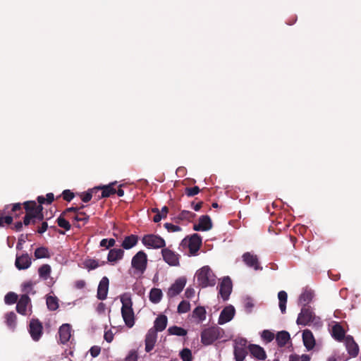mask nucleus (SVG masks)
I'll list each match as a JSON object with an SVG mask.
<instances>
[{"mask_svg":"<svg viewBox=\"0 0 361 361\" xmlns=\"http://www.w3.org/2000/svg\"><path fill=\"white\" fill-rule=\"evenodd\" d=\"M121 302L122 303L121 315L123 321L128 327L131 328L135 324V314L131 298L128 294L125 293L121 296Z\"/></svg>","mask_w":361,"mask_h":361,"instance_id":"nucleus-1","label":"nucleus"},{"mask_svg":"<svg viewBox=\"0 0 361 361\" xmlns=\"http://www.w3.org/2000/svg\"><path fill=\"white\" fill-rule=\"evenodd\" d=\"M195 277L199 286L206 288L216 284V276L209 266H204L196 271Z\"/></svg>","mask_w":361,"mask_h":361,"instance_id":"nucleus-2","label":"nucleus"},{"mask_svg":"<svg viewBox=\"0 0 361 361\" xmlns=\"http://www.w3.org/2000/svg\"><path fill=\"white\" fill-rule=\"evenodd\" d=\"M224 331L218 326L203 329L201 332V342L204 345H212L216 340L224 337Z\"/></svg>","mask_w":361,"mask_h":361,"instance_id":"nucleus-3","label":"nucleus"},{"mask_svg":"<svg viewBox=\"0 0 361 361\" xmlns=\"http://www.w3.org/2000/svg\"><path fill=\"white\" fill-rule=\"evenodd\" d=\"M147 254L143 250L137 252L131 260V267L134 269V273L142 275L147 269Z\"/></svg>","mask_w":361,"mask_h":361,"instance_id":"nucleus-4","label":"nucleus"},{"mask_svg":"<svg viewBox=\"0 0 361 361\" xmlns=\"http://www.w3.org/2000/svg\"><path fill=\"white\" fill-rule=\"evenodd\" d=\"M23 206L25 209V214L32 216L34 219L33 224H36L37 221L44 220L43 207L42 205H37L35 201H25L23 203Z\"/></svg>","mask_w":361,"mask_h":361,"instance_id":"nucleus-5","label":"nucleus"},{"mask_svg":"<svg viewBox=\"0 0 361 361\" xmlns=\"http://www.w3.org/2000/svg\"><path fill=\"white\" fill-rule=\"evenodd\" d=\"M142 244L147 248L161 250L166 247L165 240L158 235L147 234L142 238Z\"/></svg>","mask_w":361,"mask_h":361,"instance_id":"nucleus-6","label":"nucleus"},{"mask_svg":"<svg viewBox=\"0 0 361 361\" xmlns=\"http://www.w3.org/2000/svg\"><path fill=\"white\" fill-rule=\"evenodd\" d=\"M180 245L183 247L187 246L191 255H196L202 245V238L199 234L193 233L188 238H184Z\"/></svg>","mask_w":361,"mask_h":361,"instance_id":"nucleus-7","label":"nucleus"},{"mask_svg":"<svg viewBox=\"0 0 361 361\" xmlns=\"http://www.w3.org/2000/svg\"><path fill=\"white\" fill-rule=\"evenodd\" d=\"M315 319V315L310 307H302L297 318L298 325L307 326Z\"/></svg>","mask_w":361,"mask_h":361,"instance_id":"nucleus-8","label":"nucleus"},{"mask_svg":"<svg viewBox=\"0 0 361 361\" xmlns=\"http://www.w3.org/2000/svg\"><path fill=\"white\" fill-rule=\"evenodd\" d=\"M161 255L164 261L167 263L169 266L178 267L180 264V255L176 252L170 250L168 247H164L161 250Z\"/></svg>","mask_w":361,"mask_h":361,"instance_id":"nucleus-9","label":"nucleus"},{"mask_svg":"<svg viewBox=\"0 0 361 361\" xmlns=\"http://www.w3.org/2000/svg\"><path fill=\"white\" fill-rule=\"evenodd\" d=\"M232 281L228 276L224 277L220 285L219 294L221 295L223 300L226 301L228 300L230 295L232 292Z\"/></svg>","mask_w":361,"mask_h":361,"instance_id":"nucleus-10","label":"nucleus"},{"mask_svg":"<svg viewBox=\"0 0 361 361\" xmlns=\"http://www.w3.org/2000/svg\"><path fill=\"white\" fill-rule=\"evenodd\" d=\"M243 261L245 264L255 270H262V267L260 266L258 257L256 255H253L249 252H245L243 256Z\"/></svg>","mask_w":361,"mask_h":361,"instance_id":"nucleus-11","label":"nucleus"},{"mask_svg":"<svg viewBox=\"0 0 361 361\" xmlns=\"http://www.w3.org/2000/svg\"><path fill=\"white\" fill-rule=\"evenodd\" d=\"M42 325L37 319H32L30 323L29 332L32 338L37 341L42 334Z\"/></svg>","mask_w":361,"mask_h":361,"instance_id":"nucleus-12","label":"nucleus"},{"mask_svg":"<svg viewBox=\"0 0 361 361\" xmlns=\"http://www.w3.org/2000/svg\"><path fill=\"white\" fill-rule=\"evenodd\" d=\"M186 284V279L185 277L178 278L175 283L171 285L168 291V295L170 298L178 295L184 288Z\"/></svg>","mask_w":361,"mask_h":361,"instance_id":"nucleus-13","label":"nucleus"},{"mask_svg":"<svg viewBox=\"0 0 361 361\" xmlns=\"http://www.w3.org/2000/svg\"><path fill=\"white\" fill-rule=\"evenodd\" d=\"M212 228L211 218L208 215L201 216L199 223L193 225V230L196 231H207Z\"/></svg>","mask_w":361,"mask_h":361,"instance_id":"nucleus-14","label":"nucleus"},{"mask_svg":"<svg viewBox=\"0 0 361 361\" xmlns=\"http://www.w3.org/2000/svg\"><path fill=\"white\" fill-rule=\"evenodd\" d=\"M235 308L232 305L226 306L221 312L218 323L219 324H224L230 322L235 315Z\"/></svg>","mask_w":361,"mask_h":361,"instance_id":"nucleus-15","label":"nucleus"},{"mask_svg":"<svg viewBox=\"0 0 361 361\" xmlns=\"http://www.w3.org/2000/svg\"><path fill=\"white\" fill-rule=\"evenodd\" d=\"M157 339V333L156 330L150 329L148 330L145 336V351L149 353L152 351L155 345Z\"/></svg>","mask_w":361,"mask_h":361,"instance_id":"nucleus-16","label":"nucleus"},{"mask_svg":"<svg viewBox=\"0 0 361 361\" xmlns=\"http://www.w3.org/2000/svg\"><path fill=\"white\" fill-rule=\"evenodd\" d=\"M109 281L106 276H104L98 286L97 297L100 300H104L106 298L109 290Z\"/></svg>","mask_w":361,"mask_h":361,"instance_id":"nucleus-17","label":"nucleus"},{"mask_svg":"<svg viewBox=\"0 0 361 361\" xmlns=\"http://www.w3.org/2000/svg\"><path fill=\"white\" fill-rule=\"evenodd\" d=\"M31 264V258L27 253L16 255L15 265L18 269H27L30 267Z\"/></svg>","mask_w":361,"mask_h":361,"instance_id":"nucleus-18","label":"nucleus"},{"mask_svg":"<svg viewBox=\"0 0 361 361\" xmlns=\"http://www.w3.org/2000/svg\"><path fill=\"white\" fill-rule=\"evenodd\" d=\"M72 329L69 324H62L59 329V341L62 344L69 341L71 337Z\"/></svg>","mask_w":361,"mask_h":361,"instance_id":"nucleus-19","label":"nucleus"},{"mask_svg":"<svg viewBox=\"0 0 361 361\" xmlns=\"http://www.w3.org/2000/svg\"><path fill=\"white\" fill-rule=\"evenodd\" d=\"M346 349L351 357H356L359 353L358 345L354 341L353 336H347L345 339Z\"/></svg>","mask_w":361,"mask_h":361,"instance_id":"nucleus-20","label":"nucleus"},{"mask_svg":"<svg viewBox=\"0 0 361 361\" xmlns=\"http://www.w3.org/2000/svg\"><path fill=\"white\" fill-rule=\"evenodd\" d=\"M31 300L27 294H23L17 301L16 311L23 315L27 314V307L30 303Z\"/></svg>","mask_w":361,"mask_h":361,"instance_id":"nucleus-21","label":"nucleus"},{"mask_svg":"<svg viewBox=\"0 0 361 361\" xmlns=\"http://www.w3.org/2000/svg\"><path fill=\"white\" fill-rule=\"evenodd\" d=\"M248 349L251 355L257 360H264L267 358L266 353L263 348L258 345L250 344Z\"/></svg>","mask_w":361,"mask_h":361,"instance_id":"nucleus-22","label":"nucleus"},{"mask_svg":"<svg viewBox=\"0 0 361 361\" xmlns=\"http://www.w3.org/2000/svg\"><path fill=\"white\" fill-rule=\"evenodd\" d=\"M302 341L304 345L307 350H312L315 345V340L312 331L309 329H305L302 332Z\"/></svg>","mask_w":361,"mask_h":361,"instance_id":"nucleus-23","label":"nucleus"},{"mask_svg":"<svg viewBox=\"0 0 361 361\" xmlns=\"http://www.w3.org/2000/svg\"><path fill=\"white\" fill-rule=\"evenodd\" d=\"M124 255V251L121 248L111 249L107 256L108 262L111 263H115L118 260L123 259Z\"/></svg>","mask_w":361,"mask_h":361,"instance_id":"nucleus-24","label":"nucleus"},{"mask_svg":"<svg viewBox=\"0 0 361 361\" xmlns=\"http://www.w3.org/2000/svg\"><path fill=\"white\" fill-rule=\"evenodd\" d=\"M116 184V182H113L109 185L99 187L100 190H102V194L101 195H98V198L109 197L111 195L116 194V190L114 188Z\"/></svg>","mask_w":361,"mask_h":361,"instance_id":"nucleus-25","label":"nucleus"},{"mask_svg":"<svg viewBox=\"0 0 361 361\" xmlns=\"http://www.w3.org/2000/svg\"><path fill=\"white\" fill-rule=\"evenodd\" d=\"M166 326L167 317L164 314H161L156 318L154 321V325L152 329L154 330H156V333H157V331H164L166 329Z\"/></svg>","mask_w":361,"mask_h":361,"instance_id":"nucleus-26","label":"nucleus"},{"mask_svg":"<svg viewBox=\"0 0 361 361\" xmlns=\"http://www.w3.org/2000/svg\"><path fill=\"white\" fill-rule=\"evenodd\" d=\"M196 216V214L188 210H183L180 214L174 218L176 223L179 224L182 221H192Z\"/></svg>","mask_w":361,"mask_h":361,"instance_id":"nucleus-27","label":"nucleus"},{"mask_svg":"<svg viewBox=\"0 0 361 361\" xmlns=\"http://www.w3.org/2000/svg\"><path fill=\"white\" fill-rule=\"evenodd\" d=\"M332 336L338 341H342L344 338L345 339V331L338 323H336L332 327Z\"/></svg>","mask_w":361,"mask_h":361,"instance_id":"nucleus-28","label":"nucleus"},{"mask_svg":"<svg viewBox=\"0 0 361 361\" xmlns=\"http://www.w3.org/2000/svg\"><path fill=\"white\" fill-rule=\"evenodd\" d=\"M138 242V236L135 235H130L126 236L122 242L121 246L126 249L129 250L137 245Z\"/></svg>","mask_w":361,"mask_h":361,"instance_id":"nucleus-29","label":"nucleus"},{"mask_svg":"<svg viewBox=\"0 0 361 361\" xmlns=\"http://www.w3.org/2000/svg\"><path fill=\"white\" fill-rule=\"evenodd\" d=\"M290 339V334L286 331H279L276 336V340L279 347L285 346Z\"/></svg>","mask_w":361,"mask_h":361,"instance_id":"nucleus-30","label":"nucleus"},{"mask_svg":"<svg viewBox=\"0 0 361 361\" xmlns=\"http://www.w3.org/2000/svg\"><path fill=\"white\" fill-rule=\"evenodd\" d=\"M314 293L311 290H305L299 298V302L302 307H308L307 305L312 301Z\"/></svg>","mask_w":361,"mask_h":361,"instance_id":"nucleus-31","label":"nucleus"},{"mask_svg":"<svg viewBox=\"0 0 361 361\" xmlns=\"http://www.w3.org/2000/svg\"><path fill=\"white\" fill-rule=\"evenodd\" d=\"M9 207H11V212L13 214V218H18L23 213V204L18 202L11 204L6 205L4 210H6Z\"/></svg>","mask_w":361,"mask_h":361,"instance_id":"nucleus-32","label":"nucleus"},{"mask_svg":"<svg viewBox=\"0 0 361 361\" xmlns=\"http://www.w3.org/2000/svg\"><path fill=\"white\" fill-rule=\"evenodd\" d=\"M192 317L198 319V323L202 322L206 319V310L202 306H198L192 312Z\"/></svg>","mask_w":361,"mask_h":361,"instance_id":"nucleus-33","label":"nucleus"},{"mask_svg":"<svg viewBox=\"0 0 361 361\" xmlns=\"http://www.w3.org/2000/svg\"><path fill=\"white\" fill-rule=\"evenodd\" d=\"M279 305L282 313H285L286 310V302L288 295L286 291L281 290L278 293Z\"/></svg>","mask_w":361,"mask_h":361,"instance_id":"nucleus-34","label":"nucleus"},{"mask_svg":"<svg viewBox=\"0 0 361 361\" xmlns=\"http://www.w3.org/2000/svg\"><path fill=\"white\" fill-rule=\"evenodd\" d=\"M162 291L159 288H154L150 290L149 300L153 303H158L160 302L162 298Z\"/></svg>","mask_w":361,"mask_h":361,"instance_id":"nucleus-35","label":"nucleus"},{"mask_svg":"<svg viewBox=\"0 0 361 361\" xmlns=\"http://www.w3.org/2000/svg\"><path fill=\"white\" fill-rule=\"evenodd\" d=\"M51 271V268L50 265L47 264H44L42 266H40L38 269V274L40 278H42L44 280H47Z\"/></svg>","mask_w":361,"mask_h":361,"instance_id":"nucleus-36","label":"nucleus"},{"mask_svg":"<svg viewBox=\"0 0 361 361\" xmlns=\"http://www.w3.org/2000/svg\"><path fill=\"white\" fill-rule=\"evenodd\" d=\"M35 257L37 259L49 258L50 255L48 248L43 246L37 248L35 251Z\"/></svg>","mask_w":361,"mask_h":361,"instance_id":"nucleus-37","label":"nucleus"},{"mask_svg":"<svg viewBox=\"0 0 361 361\" xmlns=\"http://www.w3.org/2000/svg\"><path fill=\"white\" fill-rule=\"evenodd\" d=\"M99 190H100L99 187H95L92 189H90L87 192L82 193L81 195V200H82L83 202L87 203L91 200V199L93 197V195L96 194Z\"/></svg>","mask_w":361,"mask_h":361,"instance_id":"nucleus-38","label":"nucleus"},{"mask_svg":"<svg viewBox=\"0 0 361 361\" xmlns=\"http://www.w3.org/2000/svg\"><path fill=\"white\" fill-rule=\"evenodd\" d=\"M247 354V348H234V356L235 361H243Z\"/></svg>","mask_w":361,"mask_h":361,"instance_id":"nucleus-39","label":"nucleus"},{"mask_svg":"<svg viewBox=\"0 0 361 361\" xmlns=\"http://www.w3.org/2000/svg\"><path fill=\"white\" fill-rule=\"evenodd\" d=\"M47 308L51 311H54L59 308L58 298L55 296H48L47 298Z\"/></svg>","mask_w":361,"mask_h":361,"instance_id":"nucleus-40","label":"nucleus"},{"mask_svg":"<svg viewBox=\"0 0 361 361\" xmlns=\"http://www.w3.org/2000/svg\"><path fill=\"white\" fill-rule=\"evenodd\" d=\"M168 332L170 335H176L179 336H184L187 334V331L182 327L173 326L168 329Z\"/></svg>","mask_w":361,"mask_h":361,"instance_id":"nucleus-41","label":"nucleus"},{"mask_svg":"<svg viewBox=\"0 0 361 361\" xmlns=\"http://www.w3.org/2000/svg\"><path fill=\"white\" fill-rule=\"evenodd\" d=\"M84 267L88 270H93L99 267L97 260L94 259H87L83 262Z\"/></svg>","mask_w":361,"mask_h":361,"instance_id":"nucleus-42","label":"nucleus"},{"mask_svg":"<svg viewBox=\"0 0 361 361\" xmlns=\"http://www.w3.org/2000/svg\"><path fill=\"white\" fill-rule=\"evenodd\" d=\"M18 298V296L16 293L13 292H9L6 295L4 298V301L5 303L7 305H13L17 302Z\"/></svg>","mask_w":361,"mask_h":361,"instance_id":"nucleus-43","label":"nucleus"},{"mask_svg":"<svg viewBox=\"0 0 361 361\" xmlns=\"http://www.w3.org/2000/svg\"><path fill=\"white\" fill-rule=\"evenodd\" d=\"M16 322V314L13 312H8L6 314V322L7 325L11 328H14Z\"/></svg>","mask_w":361,"mask_h":361,"instance_id":"nucleus-44","label":"nucleus"},{"mask_svg":"<svg viewBox=\"0 0 361 361\" xmlns=\"http://www.w3.org/2000/svg\"><path fill=\"white\" fill-rule=\"evenodd\" d=\"M33 286L34 283L31 281L25 282L22 285V292H23L24 294H27V295H28V294L31 293L34 294L35 291L33 290Z\"/></svg>","mask_w":361,"mask_h":361,"instance_id":"nucleus-45","label":"nucleus"},{"mask_svg":"<svg viewBox=\"0 0 361 361\" xmlns=\"http://www.w3.org/2000/svg\"><path fill=\"white\" fill-rule=\"evenodd\" d=\"M63 214H61L56 220L58 226L64 228L66 231H69L71 228V226L70 223L63 217Z\"/></svg>","mask_w":361,"mask_h":361,"instance_id":"nucleus-46","label":"nucleus"},{"mask_svg":"<svg viewBox=\"0 0 361 361\" xmlns=\"http://www.w3.org/2000/svg\"><path fill=\"white\" fill-rule=\"evenodd\" d=\"M180 357L183 361H192V352L188 348H183L180 352Z\"/></svg>","mask_w":361,"mask_h":361,"instance_id":"nucleus-47","label":"nucleus"},{"mask_svg":"<svg viewBox=\"0 0 361 361\" xmlns=\"http://www.w3.org/2000/svg\"><path fill=\"white\" fill-rule=\"evenodd\" d=\"M190 309V302L186 300H182L178 306V312L180 314L186 313Z\"/></svg>","mask_w":361,"mask_h":361,"instance_id":"nucleus-48","label":"nucleus"},{"mask_svg":"<svg viewBox=\"0 0 361 361\" xmlns=\"http://www.w3.org/2000/svg\"><path fill=\"white\" fill-rule=\"evenodd\" d=\"M262 338L267 343L272 341L274 338V334L269 330H264L262 334Z\"/></svg>","mask_w":361,"mask_h":361,"instance_id":"nucleus-49","label":"nucleus"},{"mask_svg":"<svg viewBox=\"0 0 361 361\" xmlns=\"http://www.w3.org/2000/svg\"><path fill=\"white\" fill-rule=\"evenodd\" d=\"M200 192V189L198 186H194L192 188H186L185 193L188 197H193L197 195Z\"/></svg>","mask_w":361,"mask_h":361,"instance_id":"nucleus-50","label":"nucleus"},{"mask_svg":"<svg viewBox=\"0 0 361 361\" xmlns=\"http://www.w3.org/2000/svg\"><path fill=\"white\" fill-rule=\"evenodd\" d=\"M116 240L114 238H104L100 241V246L109 248L114 246Z\"/></svg>","mask_w":361,"mask_h":361,"instance_id":"nucleus-51","label":"nucleus"},{"mask_svg":"<svg viewBox=\"0 0 361 361\" xmlns=\"http://www.w3.org/2000/svg\"><path fill=\"white\" fill-rule=\"evenodd\" d=\"M13 222V216L7 215V216H0V227L4 226V224L10 225Z\"/></svg>","mask_w":361,"mask_h":361,"instance_id":"nucleus-52","label":"nucleus"},{"mask_svg":"<svg viewBox=\"0 0 361 361\" xmlns=\"http://www.w3.org/2000/svg\"><path fill=\"white\" fill-rule=\"evenodd\" d=\"M164 226L170 233H174L181 231V228L180 226L173 225L171 223H165Z\"/></svg>","mask_w":361,"mask_h":361,"instance_id":"nucleus-53","label":"nucleus"},{"mask_svg":"<svg viewBox=\"0 0 361 361\" xmlns=\"http://www.w3.org/2000/svg\"><path fill=\"white\" fill-rule=\"evenodd\" d=\"M74 219L77 221H84L86 223L89 220V216L83 212H78L76 216L74 217Z\"/></svg>","mask_w":361,"mask_h":361,"instance_id":"nucleus-54","label":"nucleus"},{"mask_svg":"<svg viewBox=\"0 0 361 361\" xmlns=\"http://www.w3.org/2000/svg\"><path fill=\"white\" fill-rule=\"evenodd\" d=\"M62 197L64 200L70 202L74 198L75 195L70 190H64L62 192Z\"/></svg>","mask_w":361,"mask_h":361,"instance_id":"nucleus-55","label":"nucleus"},{"mask_svg":"<svg viewBox=\"0 0 361 361\" xmlns=\"http://www.w3.org/2000/svg\"><path fill=\"white\" fill-rule=\"evenodd\" d=\"M247 341L245 338H238L235 340V345L234 348H247Z\"/></svg>","mask_w":361,"mask_h":361,"instance_id":"nucleus-56","label":"nucleus"},{"mask_svg":"<svg viewBox=\"0 0 361 361\" xmlns=\"http://www.w3.org/2000/svg\"><path fill=\"white\" fill-rule=\"evenodd\" d=\"M244 307L247 313H250L254 307V303L251 298H247L245 300Z\"/></svg>","mask_w":361,"mask_h":361,"instance_id":"nucleus-57","label":"nucleus"},{"mask_svg":"<svg viewBox=\"0 0 361 361\" xmlns=\"http://www.w3.org/2000/svg\"><path fill=\"white\" fill-rule=\"evenodd\" d=\"M138 355L135 350H130L126 356L125 361H137Z\"/></svg>","mask_w":361,"mask_h":361,"instance_id":"nucleus-58","label":"nucleus"},{"mask_svg":"<svg viewBox=\"0 0 361 361\" xmlns=\"http://www.w3.org/2000/svg\"><path fill=\"white\" fill-rule=\"evenodd\" d=\"M152 212L153 213H156L155 216L153 218L154 222L158 223L161 220V219H164L163 216L161 214L160 211L158 208H153L152 209Z\"/></svg>","mask_w":361,"mask_h":361,"instance_id":"nucleus-59","label":"nucleus"},{"mask_svg":"<svg viewBox=\"0 0 361 361\" xmlns=\"http://www.w3.org/2000/svg\"><path fill=\"white\" fill-rule=\"evenodd\" d=\"M34 219L32 215L25 214L24 218L23 225H25L26 226H29L30 224H33Z\"/></svg>","mask_w":361,"mask_h":361,"instance_id":"nucleus-60","label":"nucleus"},{"mask_svg":"<svg viewBox=\"0 0 361 361\" xmlns=\"http://www.w3.org/2000/svg\"><path fill=\"white\" fill-rule=\"evenodd\" d=\"M114 334L111 330H108L104 332V340L108 342L111 343L114 339Z\"/></svg>","mask_w":361,"mask_h":361,"instance_id":"nucleus-61","label":"nucleus"},{"mask_svg":"<svg viewBox=\"0 0 361 361\" xmlns=\"http://www.w3.org/2000/svg\"><path fill=\"white\" fill-rule=\"evenodd\" d=\"M100 351V347L97 345L92 346L90 350V353L93 357H97L99 355Z\"/></svg>","mask_w":361,"mask_h":361,"instance_id":"nucleus-62","label":"nucleus"},{"mask_svg":"<svg viewBox=\"0 0 361 361\" xmlns=\"http://www.w3.org/2000/svg\"><path fill=\"white\" fill-rule=\"evenodd\" d=\"M48 228V224L46 221H43L41 224V226H39L37 232L39 234L44 233Z\"/></svg>","mask_w":361,"mask_h":361,"instance_id":"nucleus-63","label":"nucleus"},{"mask_svg":"<svg viewBox=\"0 0 361 361\" xmlns=\"http://www.w3.org/2000/svg\"><path fill=\"white\" fill-rule=\"evenodd\" d=\"M75 286L78 289H82L85 286V281L83 280H78L75 282Z\"/></svg>","mask_w":361,"mask_h":361,"instance_id":"nucleus-64","label":"nucleus"}]
</instances>
